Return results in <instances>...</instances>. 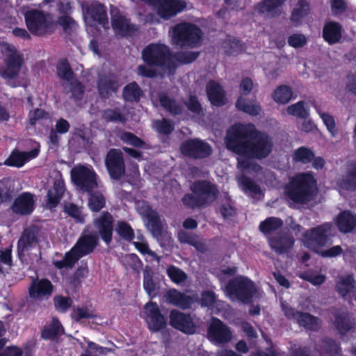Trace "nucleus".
I'll return each instance as SVG.
<instances>
[{
	"mask_svg": "<svg viewBox=\"0 0 356 356\" xmlns=\"http://www.w3.org/2000/svg\"><path fill=\"white\" fill-rule=\"evenodd\" d=\"M225 143L228 149L248 157H238L237 167L242 171L254 172H259L261 168L250 158L264 159L270 154L273 147L272 138L251 125L232 126L227 131Z\"/></svg>",
	"mask_w": 356,
	"mask_h": 356,
	"instance_id": "1",
	"label": "nucleus"
},
{
	"mask_svg": "<svg viewBox=\"0 0 356 356\" xmlns=\"http://www.w3.org/2000/svg\"><path fill=\"white\" fill-rule=\"evenodd\" d=\"M192 193L186 194L181 199L184 206L191 208L207 207L213 203L219 195L217 186L209 181H195L191 186Z\"/></svg>",
	"mask_w": 356,
	"mask_h": 356,
	"instance_id": "2",
	"label": "nucleus"
},
{
	"mask_svg": "<svg viewBox=\"0 0 356 356\" xmlns=\"http://www.w3.org/2000/svg\"><path fill=\"white\" fill-rule=\"evenodd\" d=\"M1 52L4 66L0 67V76L11 87L19 86L17 79L24 64L23 55L15 46L8 43L1 45Z\"/></svg>",
	"mask_w": 356,
	"mask_h": 356,
	"instance_id": "3",
	"label": "nucleus"
},
{
	"mask_svg": "<svg viewBox=\"0 0 356 356\" xmlns=\"http://www.w3.org/2000/svg\"><path fill=\"white\" fill-rule=\"evenodd\" d=\"M316 191L315 181L309 174L296 176L285 187V193L287 197L298 204H306L312 200L316 194Z\"/></svg>",
	"mask_w": 356,
	"mask_h": 356,
	"instance_id": "4",
	"label": "nucleus"
},
{
	"mask_svg": "<svg viewBox=\"0 0 356 356\" xmlns=\"http://www.w3.org/2000/svg\"><path fill=\"white\" fill-rule=\"evenodd\" d=\"M99 237L96 233L83 234L72 250L66 253L64 259L55 262V266L59 269L71 268L82 257L91 253L98 245Z\"/></svg>",
	"mask_w": 356,
	"mask_h": 356,
	"instance_id": "5",
	"label": "nucleus"
},
{
	"mask_svg": "<svg viewBox=\"0 0 356 356\" xmlns=\"http://www.w3.org/2000/svg\"><path fill=\"white\" fill-rule=\"evenodd\" d=\"M143 60L149 65L157 67L165 72L171 73L175 69L170 48L162 43H152L142 51Z\"/></svg>",
	"mask_w": 356,
	"mask_h": 356,
	"instance_id": "6",
	"label": "nucleus"
},
{
	"mask_svg": "<svg viewBox=\"0 0 356 356\" xmlns=\"http://www.w3.org/2000/svg\"><path fill=\"white\" fill-rule=\"evenodd\" d=\"M332 224L325 222L307 230L303 234L304 244L315 252L332 243Z\"/></svg>",
	"mask_w": 356,
	"mask_h": 356,
	"instance_id": "7",
	"label": "nucleus"
},
{
	"mask_svg": "<svg viewBox=\"0 0 356 356\" xmlns=\"http://www.w3.org/2000/svg\"><path fill=\"white\" fill-rule=\"evenodd\" d=\"M24 15L26 26L33 35L43 36L54 32L55 24L49 14L31 8L26 10Z\"/></svg>",
	"mask_w": 356,
	"mask_h": 356,
	"instance_id": "8",
	"label": "nucleus"
},
{
	"mask_svg": "<svg viewBox=\"0 0 356 356\" xmlns=\"http://www.w3.org/2000/svg\"><path fill=\"white\" fill-rule=\"evenodd\" d=\"M201 30L191 23H180L175 26L172 31V42L181 47H195L201 40Z\"/></svg>",
	"mask_w": 356,
	"mask_h": 356,
	"instance_id": "9",
	"label": "nucleus"
},
{
	"mask_svg": "<svg viewBox=\"0 0 356 356\" xmlns=\"http://www.w3.org/2000/svg\"><path fill=\"white\" fill-rule=\"evenodd\" d=\"M225 292L231 298H236L243 302H248L256 292L253 282L243 276L231 280L225 288Z\"/></svg>",
	"mask_w": 356,
	"mask_h": 356,
	"instance_id": "10",
	"label": "nucleus"
},
{
	"mask_svg": "<svg viewBox=\"0 0 356 356\" xmlns=\"http://www.w3.org/2000/svg\"><path fill=\"white\" fill-rule=\"evenodd\" d=\"M72 182L82 192H90L97 188V175L90 168L84 165L75 166L71 170Z\"/></svg>",
	"mask_w": 356,
	"mask_h": 356,
	"instance_id": "11",
	"label": "nucleus"
},
{
	"mask_svg": "<svg viewBox=\"0 0 356 356\" xmlns=\"http://www.w3.org/2000/svg\"><path fill=\"white\" fill-rule=\"evenodd\" d=\"M83 15L88 25L99 24L105 26L108 17L105 6L98 1H86L82 3Z\"/></svg>",
	"mask_w": 356,
	"mask_h": 356,
	"instance_id": "12",
	"label": "nucleus"
},
{
	"mask_svg": "<svg viewBox=\"0 0 356 356\" xmlns=\"http://www.w3.org/2000/svg\"><path fill=\"white\" fill-rule=\"evenodd\" d=\"M284 315L290 320L296 321L300 326L305 329L317 331L321 325V321L309 313L296 311L288 305L282 304Z\"/></svg>",
	"mask_w": 356,
	"mask_h": 356,
	"instance_id": "13",
	"label": "nucleus"
},
{
	"mask_svg": "<svg viewBox=\"0 0 356 356\" xmlns=\"http://www.w3.org/2000/svg\"><path fill=\"white\" fill-rule=\"evenodd\" d=\"M207 338L214 344H225L232 339V332L222 321L212 318L207 327Z\"/></svg>",
	"mask_w": 356,
	"mask_h": 356,
	"instance_id": "14",
	"label": "nucleus"
},
{
	"mask_svg": "<svg viewBox=\"0 0 356 356\" xmlns=\"http://www.w3.org/2000/svg\"><path fill=\"white\" fill-rule=\"evenodd\" d=\"M180 150L184 156L194 159H202L209 156L212 153L211 146L198 138L188 139L180 146Z\"/></svg>",
	"mask_w": 356,
	"mask_h": 356,
	"instance_id": "15",
	"label": "nucleus"
},
{
	"mask_svg": "<svg viewBox=\"0 0 356 356\" xmlns=\"http://www.w3.org/2000/svg\"><path fill=\"white\" fill-rule=\"evenodd\" d=\"M105 165L111 179H120L125 175V163L120 149H111L106 156Z\"/></svg>",
	"mask_w": 356,
	"mask_h": 356,
	"instance_id": "16",
	"label": "nucleus"
},
{
	"mask_svg": "<svg viewBox=\"0 0 356 356\" xmlns=\"http://www.w3.org/2000/svg\"><path fill=\"white\" fill-rule=\"evenodd\" d=\"M39 232L40 229L35 225H31L23 231L17 242V253L22 261H26V252L38 243Z\"/></svg>",
	"mask_w": 356,
	"mask_h": 356,
	"instance_id": "17",
	"label": "nucleus"
},
{
	"mask_svg": "<svg viewBox=\"0 0 356 356\" xmlns=\"http://www.w3.org/2000/svg\"><path fill=\"white\" fill-rule=\"evenodd\" d=\"M157 10L160 17L168 19L186 8L183 0H152L149 3Z\"/></svg>",
	"mask_w": 356,
	"mask_h": 356,
	"instance_id": "18",
	"label": "nucleus"
},
{
	"mask_svg": "<svg viewBox=\"0 0 356 356\" xmlns=\"http://www.w3.org/2000/svg\"><path fill=\"white\" fill-rule=\"evenodd\" d=\"M143 318L148 327L154 332H158L166 325L165 317L161 313L156 303L149 302L144 306Z\"/></svg>",
	"mask_w": 356,
	"mask_h": 356,
	"instance_id": "19",
	"label": "nucleus"
},
{
	"mask_svg": "<svg viewBox=\"0 0 356 356\" xmlns=\"http://www.w3.org/2000/svg\"><path fill=\"white\" fill-rule=\"evenodd\" d=\"M54 286L47 279H32L29 286V296L35 301L48 299L53 293Z\"/></svg>",
	"mask_w": 356,
	"mask_h": 356,
	"instance_id": "20",
	"label": "nucleus"
},
{
	"mask_svg": "<svg viewBox=\"0 0 356 356\" xmlns=\"http://www.w3.org/2000/svg\"><path fill=\"white\" fill-rule=\"evenodd\" d=\"M138 211L147 220V226L154 237H159L162 234V224L156 211L152 210L145 202L138 204Z\"/></svg>",
	"mask_w": 356,
	"mask_h": 356,
	"instance_id": "21",
	"label": "nucleus"
},
{
	"mask_svg": "<svg viewBox=\"0 0 356 356\" xmlns=\"http://www.w3.org/2000/svg\"><path fill=\"white\" fill-rule=\"evenodd\" d=\"M170 325L185 334H192L195 332L196 327L190 314L173 309L170 314Z\"/></svg>",
	"mask_w": 356,
	"mask_h": 356,
	"instance_id": "22",
	"label": "nucleus"
},
{
	"mask_svg": "<svg viewBox=\"0 0 356 356\" xmlns=\"http://www.w3.org/2000/svg\"><path fill=\"white\" fill-rule=\"evenodd\" d=\"M111 15L112 26L118 34L124 36L132 35L138 31L136 26L130 23L118 8L112 6Z\"/></svg>",
	"mask_w": 356,
	"mask_h": 356,
	"instance_id": "23",
	"label": "nucleus"
},
{
	"mask_svg": "<svg viewBox=\"0 0 356 356\" xmlns=\"http://www.w3.org/2000/svg\"><path fill=\"white\" fill-rule=\"evenodd\" d=\"M113 221L112 215L108 212H103L94 220L95 227L106 244H109L112 240Z\"/></svg>",
	"mask_w": 356,
	"mask_h": 356,
	"instance_id": "24",
	"label": "nucleus"
},
{
	"mask_svg": "<svg viewBox=\"0 0 356 356\" xmlns=\"http://www.w3.org/2000/svg\"><path fill=\"white\" fill-rule=\"evenodd\" d=\"M164 298L168 303L173 305L181 309L191 308L192 304L197 299L195 296H188L176 289L168 291L164 295Z\"/></svg>",
	"mask_w": 356,
	"mask_h": 356,
	"instance_id": "25",
	"label": "nucleus"
},
{
	"mask_svg": "<svg viewBox=\"0 0 356 356\" xmlns=\"http://www.w3.org/2000/svg\"><path fill=\"white\" fill-rule=\"evenodd\" d=\"M286 0H262L254 6V10L268 17H275L281 15L280 8Z\"/></svg>",
	"mask_w": 356,
	"mask_h": 356,
	"instance_id": "26",
	"label": "nucleus"
},
{
	"mask_svg": "<svg viewBox=\"0 0 356 356\" xmlns=\"http://www.w3.org/2000/svg\"><path fill=\"white\" fill-rule=\"evenodd\" d=\"M268 243L270 248L278 254L287 252L294 244V238L286 234H279L270 237Z\"/></svg>",
	"mask_w": 356,
	"mask_h": 356,
	"instance_id": "27",
	"label": "nucleus"
},
{
	"mask_svg": "<svg viewBox=\"0 0 356 356\" xmlns=\"http://www.w3.org/2000/svg\"><path fill=\"white\" fill-rule=\"evenodd\" d=\"M207 93L209 101L214 106H222L227 102L222 87L214 81H210L207 84Z\"/></svg>",
	"mask_w": 356,
	"mask_h": 356,
	"instance_id": "28",
	"label": "nucleus"
},
{
	"mask_svg": "<svg viewBox=\"0 0 356 356\" xmlns=\"http://www.w3.org/2000/svg\"><path fill=\"white\" fill-rule=\"evenodd\" d=\"M34 200L31 193H24L16 198L12 206L14 213L22 216L30 214L33 210Z\"/></svg>",
	"mask_w": 356,
	"mask_h": 356,
	"instance_id": "29",
	"label": "nucleus"
},
{
	"mask_svg": "<svg viewBox=\"0 0 356 356\" xmlns=\"http://www.w3.org/2000/svg\"><path fill=\"white\" fill-rule=\"evenodd\" d=\"M337 185L340 190L356 191V163H352L347 165L346 173L338 181Z\"/></svg>",
	"mask_w": 356,
	"mask_h": 356,
	"instance_id": "30",
	"label": "nucleus"
},
{
	"mask_svg": "<svg viewBox=\"0 0 356 356\" xmlns=\"http://www.w3.org/2000/svg\"><path fill=\"white\" fill-rule=\"evenodd\" d=\"M65 191L64 181L61 175L58 172L55 177L53 187L49 190L47 193L48 203L51 207H56L62 198Z\"/></svg>",
	"mask_w": 356,
	"mask_h": 356,
	"instance_id": "31",
	"label": "nucleus"
},
{
	"mask_svg": "<svg viewBox=\"0 0 356 356\" xmlns=\"http://www.w3.org/2000/svg\"><path fill=\"white\" fill-rule=\"evenodd\" d=\"M64 333V328L59 320L53 317L50 322L47 323L41 331V337L45 340H54Z\"/></svg>",
	"mask_w": 356,
	"mask_h": 356,
	"instance_id": "32",
	"label": "nucleus"
},
{
	"mask_svg": "<svg viewBox=\"0 0 356 356\" xmlns=\"http://www.w3.org/2000/svg\"><path fill=\"white\" fill-rule=\"evenodd\" d=\"M119 85L113 75H103L98 80L97 88L102 97H108L112 92L117 91Z\"/></svg>",
	"mask_w": 356,
	"mask_h": 356,
	"instance_id": "33",
	"label": "nucleus"
},
{
	"mask_svg": "<svg viewBox=\"0 0 356 356\" xmlns=\"http://www.w3.org/2000/svg\"><path fill=\"white\" fill-rule=\"evenodd\" d=\"M334 325L338 331L344 334L354 327L355 321L348 312L339 311L335 314Z\"/></svg>",
	"mask_w": 356,
	"mask_h": 356,
	"instance_id": "34",
	"label": "nucleus"
},
{
	"mask_svg": "<svg viewBox=\"0 0 356 356\" xmlns=\"http://www.w3.org/2000/svg\"><path fill=\"white\" fill-rule=\"evenodd\" d=\"M337 226L342 233L351 232L356 227V215L347 211H343L337 217Z\"/></svg>",
	"mask_w": 356,
	"mask_h": 356,
	"instance_id": "35",
	"label": "nucleus"
},
{
	"mask_svg": "<svg viewBox=\"0 0 356 356\" xmlns=\"http://www.w3.org/2000/svg\"><path fill=\"white\" fill-rule=\"evenodd\" d=\"M341 26L334 22H327L323 29V37L329 44L338 42L341 38Z\"/></svg>",
	"mask_w": 356,
	"mask_h": 356,
	"instance_id": "36",
	"label": "nucleus"
},
{
	"mask_svg": "<svg viewBox=\"0 0 356 356\" xmlns=\"http://www.w3.org/2000/svg\"><path fill=\"white\" fill-rule=\"evenodd\" d=\"M158 99L161 106L170 114L176 115L183 112V106L165 92H159L158 94Z\"/></svg>",
	"mask_w": 356,
	"mask_h": 356,
	"instance_id": "37",
	"label": "nucleus"
},
{
	"mask_svg": "<svg viewBox=\"0 0 356 356\" xmlns=\"http://www.w3.org/2000/svg\"><path fill=\"white\" fill-rule=\"evenodd\" d=\"M310 12V6L307 0H299L292 10L290 20L296 26L301 24L302 19Z\"/></svg>",
	"mask_w": 356,
	"mask_h": 356,
	"instance_id": "38",
	"label": "nucleus"
},
{
	"mask_svg": "<svg viewBox=\"0 0 356 356\" xmlns=\"http://www.w3.org/2000/svg\"><path fill=\"white\" fill-rule=\"evenodd\" d=\"M88 194V205L89 209L93 212H99L106 206V198L104 195L99 191L92 189Z\"/></svg>",
	"mask_w": 356,
	"mask_h": 356,
	"instance_id": "39",
	"label": "nucleus"
},
{
	"mask_svg": "<svg viewBox=\"0 0 356 356\" xmlns=\"http://www.w3.org/2000/svg\"><path fill=\"white\" fill-rule=\"evenodd\" d=\"M39 152L38 149L29 152H14L8 160L9 165L21 167L30 159L35 158Z\"/></svg>",
	"mask_w": 356,
	"mask_h": 356,
	"instance_id": "40",
	"label": "nucleus"
},
{
	"mask_svg": "<svg viewBox=\"0 0 356 356\" xmlns=\"http://www.w3.org/2000/svg\"><path fill=\"white\" fill-rule=\"evenodd\" d=\"M283 225V221L275 217H270L261 222L259 225L260 231L268 238L273 237V234Z\"/></svg>",
	"mask_w": 356,
	"mask_h": 356,
	"instance_id": "41",
	"label": "nucleus"
},
{
	"mask_svg": "<svg viewBox=\"0 0 356 356\" xmlns=\"http://www.w3.org/2000/svg\"><path fill=\"white\" fill-rule=\"evenodd\" d=\"M353 287L354 280L350 275L339 276L336 282V289L342 296L350 293Z\"/></svg>",
	"mask_w": 356,
	"mask_h": 356,
	"instance_id": "42",
	"label": "nucleus"
},
{
	"mask_svg": "<svg viewBox=\"0 0 356 356\" xmlns=\"http://www.w3.org/2000/svg\"><path fill=\"white\" fill-rule=\"evenodd\" d=\"M314 158V152L310 149L305 147H300L296 149L292 156L294 162L303 164L311 162Z\"/></svg>",
	"mask_w": 356,
	"mask_h": 356,
	"instance_id": "43",
	"label": "nucleus"
},
{
	"mask_svg": "<svg viewBox=\"0 0 356 356\" xmlns=\"http://www.w3.org/2000/svg\"><path fill=\"white\" fill-rule=\"evenodd\" d=\"M319 346L322 352L327 354L329 356L342 355L339 346L331 339H323Z\"/></svg>",
	"mask_w": 356,
	"mask_h": 356,
	"instance_id": "44",
	"label": "nucleus"
},
{
	"mask_svg": "<svg viewBox=\"0 0 356 356\" xmlns=\"http://www.w3.org/2000/svg\"><path fill=\"white\" fill-rule=\"evenodd\" d=\"M121 262L126 269L132 270L136 273H139L142 266V262L135 254H127L122 257Z\"/></svg>",
	"mask_w": 356,
	"mask_h": 356,
	"instance_id": "45",
	"label": "nucleus"
},
{
	"mask_svg": "<svg viewBox=\"0 0 356 356\" xmlns=\"http://www.w3.org/2000/svg\"><path fill=\"white\" fill-rule=\"evenodd\" d=\"M236 106L238 110L252 115H259L261 110L258 104L246 102L242 97L238 98Z\"/></svg>",
	"mask_w": 356,
	"mask_h": 356,
	"instance_id": "46",
	"label": "nucleus"
},
{
	"mask_svg": "<svg viewBox=\"0 0 356 356\" xmlns=\"http://www.w3.org/2000/svg\"><path fill=\"white\" fill-rule=\"evenodd\" d=\"M141 93L140 88L135 82L128 84L123 90L124 99L129 102L138 101Z\"/></svg>",
	"mask_w": 356,
	"mask_h": 356,
	"instance_id": "47",
	"label": "nucleus"
},
{
	"mask_svg": "<svg viewBox=\"0 0 356 356\" xmlns=\"http://www.w3.org/2000/svg\"><path fill=\"white\" fill-rule=\"evenodd\" d=\"M273 97L276 102L286 104L292 97V91L289 86H281L275 90Z\"/></svg>",
	"mask_w": 356,
	"mask_h": 356,
	"instance_id": "48",
	"label": "nucleus"
},
{
	"mask_svg": "<svg viewBox=\"0 0 356 356\" xmlns=\"http://www.w3.org/2000/svg\"><path fill=\"white\" fill-rule=\"evenodd\" d=\"M238 181L242 188L245 191L249 192L250 194L257 195L260 194L261 192V188L258 185H257L252 179L243 175L238 179Z\"/></svg>",
	"mask_w": 356,
	"mask_h": 356,
	"instance_id": "49",
	"label": "nucleus"
},
{
	"mask_svg": "<svg viewBox=\"0 0 356 356\" xmlns=\"http://www.w3.org/2000/svg\"><path fill=\"white\" fill-rule=\"evenodd\" d=\"M116 232L123 239L131 241L134 237V232L131 227L124 221L118 222L115 227Z\"/></svg>",
	"mask_w": 356,
	"mask_h": 356,
	"instance_id": "50",
	"label": "nucleus"
},
{
	"mask_svg": "<svg viewBox=\"0 0 356 356\" xmlns=\"http://www.w3.org/2000/svg\"><path fill=\"white\" fill-rule=\"evenodd\" d=\"M153 272L150 268L146 266L144 270V282L143 286L145 290L149 294V296H154L155 291L156 289V284L153 282L152 280Z\"/></svg>",
	"mask_w": 356,
	"mask_h": 356,
	"instance_id": "51",
	"label": "nucleus"
},
{
	"mask_svg": "<svg viewBox=\"0 0 356 356\" xmlns=\"http://www.w3.org/2000/svg\"><path fill=\"white\" fill-rule=\"evenodd\" d=\"M305 105V103L303 101L298 102L295 104L288 106L286 111L289 115L305 119L309 115L308 111Z\"/></svg>",
	"mask_w": 356,
	"mask_h": 356,
	"instance_id": "52",
	"label": "nucleus"
},
{
	"mask_svg": "<svg viewBox=\"0 0 356 356\" xmlns=\"http://www.w3.org/2000/svg\"><path fill=\"white\" fill-rule=\"evenodd\" d=\"M57 73L58 76L67 81L73 80L74 73L67 60H61L58 64Z\"/></svg>",
	"mask_w": 356,
	"mask_h": 356,
	"instance_id": "53",
	"label": "nucleus"
},
{
	"mask_svg": "<svg viewBox=\"0 0 356 356\" xmlns=\"http://www.w3.org/2000/svg\"><path fill=\"white\" fill-rule=\"evenodd\" d=\"M64 211L73 218L76 222L81 223L84 222V215L82 213L81 208L76 204L72 203L65 204Z\"/></svg>",
	"mask_w": 356,
	"mask_h": 356,
	"instance_id": "54",
	"label": "nucleus"
},
{
	"mask_svg": "<svg viewBox=\"0 0 356 356\" xmlns=\"http://www.w3.org/2000/svg\"><path fill=\"white\" fill-rule=\"evenodd\" d=\"M14 192L13 181L8 178L0 181V195L6 201L12 197Z\"/></svg>",
	"mask_w": 356,
	"mask_h": 356,
	"instance_id": "55",
	"label": "nucleus"
},
{
	"mask_svg": "<svg viewBox=\"0 0 356 356\" xmlns=\"http://www.w3.org/2000/svg\"><path fill=\"white\" fill-rule=\"evenodd\" d=\"M167 273L172 282L181 283L187 279V275L180 268L170 266L167 269Z\"/></svg>",
	"mask_w": 356,
	"mask_h": 356,
	"instance_id": "56",
	"label": "nucleus"
},
{
	"mask_svg": "<svg viewBox=\"0 0 356 356\" xmlns=\"http://www.w3.org/2000/svg\"><path fill=\"white\" fill-rule=\"evenodd\" d=\"M102 118L106 122H114L124 123L126 121L125 117L116 110L107 109L102 112Z\"/></svg>",
	"mask_w": 356,
	"mask_h": 356,
	"instance_id": "57",
	"label": "nucleus"
},
{
	"mask_svg": "<svg viewBox=\"0 0 356 356\" xmlns=\"http://www.w3.org/2000/svg\"><path fill=\"white\" fill-rule=\"evenodd\" d=\"M224 49L227 54L229 55L235 54L243 51V45L236 39H229L224 42Z\"/></svg>",
	"mask_w": 356,
	"mask_h": 356,
	"instance_id": "58",
	"label": "nucleus"
},
{
	"mask_svg": "<svg viewBox=\"0 0 356 356\" xmlns=\"http://www.w3.org/2000/svg\"><path fill=\"white\" fill-rule=\"evenodd\" d=\"M54 303L56 309L65 312L72 306V300L69 297L56 296L54 298Z\"/></svg>",
	"mask_w": 356,
	"mask_h": 356,
	"instance_id": "59",
	"label": "nucleus"
},
{
	"mask_svg": "<svg viewBox=\"0 0 356 356\" xmlns=\"http://www.w3.org/2000/svg\"><path fill=\"white\" fill-rule=\"evenodd\" d=\"M120 138L123 142L136 147H142L145 144L142 139L130 132H123Z\"/></svg>",
	"mask_w": 356,
	"mask_h": 356,
	"instance_id": "60",
	"label": "nucleus"
},
{
	"mask_svg": "<svg viewBox=\"0 0 356 356\" xmlns=\"http://www.w3.org/2000/svg\"><path fill=\"white\" fill-rule=\"evenodd\" d=\"M316 108L332 136L334 137L336 136L337 134V129H336V124L333 117L328 113L320 111L317 106H316Z\"/></svg>",
	"mask_w": 356,
	"mask_h": 356,
	"instance_id": "61",
	"label": "nucleus"
},
{
	"mask_svg": "<svg viewBox=\"0 0 356 356\" xmlns=\"http://www.w3.org/2000/svg\"><path fill=\"white\" fill-rule=\"evenodd\" d=\"M197 51H181L176 54L175 57L178 62L182 64H188L194 61L198 56Z\"/></svg>",
	"mask_w": 356,
	"mask_h": 356,
	"instance_id": "62",
	"label": "nucleus"
},
{
	"mask_svg": "<svg viewBox=\"0 0 356 356\" xmlns=\"http://www.w3.org/2000/svg\"><path fill=\"white\" fill-rule=\"evenodd\" d=\"M58 22L67 32L76 29L77 26L76 22L69 15H62L60 16Z\"/></svg>",
	"mask_w": 356,
	"mask_h": 356,
	"instance_id": "63",
	"label": "nucleus"
},
{
	"mask_svg": "<svg viewBox=\"0 0 356 356\" xmlns=\"http://www.w3.org/2000/svg\"><path fill=\"white\" fill-rule=\"evenodd\" d=\"M70 90L72 93V97L75 100H80L83 98L84 93V87L83 85L76 80L70 81Z\"/></svg>",
	"mask_w": 356,
	"mask_h": 356,
	"instance_id": "64",
	"label": "nucleus"
}]
</instances>
